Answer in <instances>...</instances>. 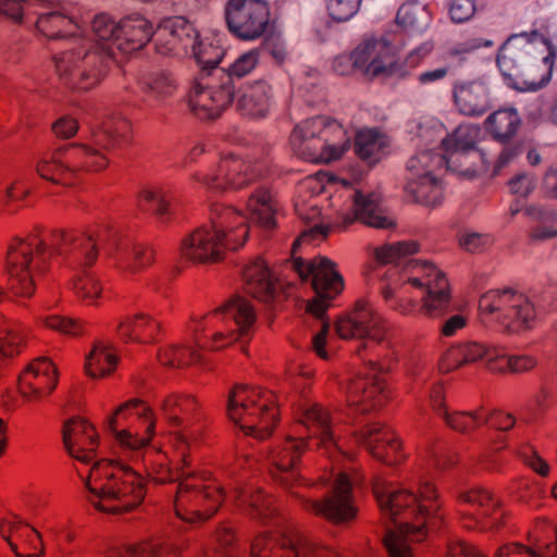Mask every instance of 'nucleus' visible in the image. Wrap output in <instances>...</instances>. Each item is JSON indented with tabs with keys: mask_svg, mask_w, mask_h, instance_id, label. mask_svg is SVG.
Instances as JSON below:
<instances>
[{
	"mask_svg": "<svg viewBox=\"0 0 557 557\" xmlns=\"http://www.w3.org/2000/svg\"><path fill=\"white\" fill-rule=\"evenodd\" d=\"M157 413L140 398L121 404L107 419L119 459H102L85 480L88 502L99 511L120 515L138 507L146 496L139 466L157 432Z\"/></svg>",
	"mask_w": 557,
	"mask_h": 557,
	"instance_id": "obj_1",
	"label": "nucleus"
},
{
	"mask_svg": "<svg viewBox=\"0 0 557 557\" xmlns=\"http://www.w3.org/2000/svg\"><path fill=\"white\" fill-rule=\"evenodd\" d=\"M449 281L436 265L414 261L404 269L389 268L381 278V295L387 306L410 315L418 310L441 317L450 307Z\"/></svg>",
	"mask_w": 557,
	"mask_h": 557,
	"instance_id": "obj_2",
	"label": "nucleus"
},
{
	"mask_svg": "<svg viewBox=\"0 0 557 557\" xmlns=\"http://www.w3.org/2000/svg\"><path fill=\"white\" fill-rule=\"evenodd\" d=\"M372 488L382 517L398 524L395 530L387 531L384 540L391 534L404 533V543H420L431 530L440 527L442 504L433 484L425 483L413 491L376 476Z\"/></svg>",
	"mask_w": 557,
	"mask_h": 557,
	"instance_id": "obj_3",
	"label": "nucleus"
},
{
	"mask_svg": "<svg viewBox=\"0 0 557 557\" xmlns=\"http://www.w3.org/2000/svg\"><path fill=\"white\" fill-rule=\"evenodd\" d=\"M172 449V469L164 460H154L146 467L147 474L157 484L177 482L174 510L177 518L188 523L205 522L213 517L225 500L222 485L208 472L194 471L193 450L189 463L184 465Z\"/></svg>",
	"mask_w": 557,
	"mask_h": 557,
	"instance_id": "obj_4",
	"label": "nucleus"
},
{
	"mask_svg": "<svg viewBox=\"0 0 557 557\" xmlns=\"http://www.w3.org/2000/svg\"><path fill=\"white\" fill-rule=\"evenodd\" d=\"M250 226L246 215L234 207L214 203L210 210V224L186 235L180 245L182 261L197 265L222 262L227 251L244 247Z\"/></svg>",
	"mask_w": 557,
	"mask_h": 557,
	"instance_id": "obj_5",
	"label": "nucleus"
},
{
	"mask_svg": "<svg viewBox=\"0 0 557 557\" xmlns=\"http://www.w3.org/2000/svg\"><path fill=\"white\" fill-rule=\"evenodd\" d=\"M55 255L52 244L40 236L14 238L7 251V292L0 286V300L12 297L20 301L34 297L37 281L49 271Z\"/></svg>",
	"mask_w": 557,
	"mask_h": 557,
	"instance_id": "obj_6",
	"label": "nucleus"
},
{
	"mask_svg": "<svg viewBox=\"0 0 557 557\" xmlns=\"http://www.w3.org/2000/svg\"><path fill=\"white\" fill-rule=\"evenodd\" d=\"M289 146L299 159L327 165L346 156L351 148V136L339 120L329 114H317L294 126Z\"/></svg>",
	"mask_w": 557,
	"mask_h": 557,
	"instance_id": "obj_7",
	"label": "nucleus"
},
{
	"mask_svg": "<svg viewBox=\"0 0 557 557\" xmlns=\"http://www.w3.org/2000/svg\"><path fill=\"white\" fill-rule=\"evenodd\" d=\"M531 37H537V32L511 35L502 45L496 58L504 83L520 92L537 91L552 78L554 53L549 51L545 57H533L527 50Z\"/></svg>",
	"mask_w": 557,
	"mask_h": 557,
	"instance_id": "obj_8",
	"label": "nucleus"
},
{
	"mask_svg": "<svg viewBox=\"0 0 557 557\" xmlns=\"http://www.w3.org/2000/svg\"><path fill=\"white\" fill-rule=\"evenodd\" d=\"M61 239L70 246L72 258L83 267H91L98 258L99 245L116 248V268L126 276H133L154 261V251L144 244L119 246L117 233L108 227H97L86 232L62 233Z\"/></svg>",
	"mask_w": 557,
	"mask_h": 557,
	"instance_id": "obj_9",
	"label": "nucleus"
},
{
	"mask_svg": "<svg viewBox=\"0 0 557 557\" xmlns=\"http://www.w3.org/2000/svg\"><path fill=\"white\" fill-rule=\"evenodd\" d=\"M256 322V312L244 297L231 298L226 304L200 318L195 325V346L220 350L238 339L248 337Z\"/></svg>",
	"mask_w": 557,
	"mask_h": 557,
	"instance_id": "obj_10",
	"label": "nucleus"
},
{
	"mask_svg": "<svg viewBox=\"0 0 557 557\" xmlns=\"http://www.w3.org/2000/svg\"><path fill=\"white\" fill-rule=\"evenodd\" d=\"M108 165L107 156L89 144H72L40 153L34 170L41 180L71 186L82 174L99 172Z\"/></svg>",
	"mask_w": 557,
	"mask_h": 557,
	"instance_id": "obj_11",
	"label": "nucleus"
},
{
	"mask_svg": "<svg viewBox=\"0 0 557 557\" xmlns=\"http://www.w3.org/2000/svg\"><path fill=\"white\" fill-rule=\"evenodd\" d=\"M227 416L245 434L265 438L278 420L276 396L258 386L237 385L228 394Z\"/></svg>",
	"mask_w": 557,
	"mask_h": 557,
	"instance_id": "obj_12",
	"label": "nucleus"
},
{
	"mask_svg": "<svg viewBox=\"0 0 557 557\" xmlns=\"http://www.w3.org/2000/svg\"><path fill=\"white\" fill-rule=\"evenodd\" d=\"M159 414L173 429L170 446L184 465L189 463V451L194 450L202 429L205 412L198 399L186 393L172 392L157 401Z\"/></svg>",
	"mask_w": 557,
	"mask_h": 557,
	"instance_id": "obj_13",
	"label": "nucleus"
},
{
	"mask_svg": "<svg viewBox=\"0 0 557 557\" xmlns=\"http://www.w3.org/2000/svg\"><path fill=\"white\" fill-rule=\"evenodd\" d=\"M111 59L110 51L92 50V45L84 41L57 55L55 69L64 85L87 91L97 87L107 76Z\"/></svg>",
	"mask_w": 557,
	"mask_h": 557,
	"instance_id": "obj_14",
	"label": "nucleus"
},
{
	"mask_svg": "<svg viewBox=\"0 0 557 557\" xmlns=\"http://www.w3.org/2000/svg\"><path fill=\"white\" fill-rule=\"evenodd\" d=\"M479 309L483 314H491L494 321L510 333L531 329L536 317L530 299L511 288L485 293L479 300Z\"/></svg>",
	"mask_w": 557,
	"mask_h": 557,
	"instance_id": "obj_15",
	"label": "nucleus"
},
{
	"mask_svg": "<svg viewBox=\"0 0 557 557\" xmlns=\"http://www.w3.org/2000/svg\"><path fill=\"white\" fill-rule=\"evenodd\" d=\"M250 557H342L333 547L299 531L287 534L264 532L257 535Z\"/></svg>",
	"mask_w": 557,
	"mask_h": 557,
	"instance_id": "obj_16",
	"label": "nucleus"
},
{
	"mask_svg": "<svg viewBox=\"0 0 557 557\" xmlns=\"http://www.w3.org/2000/svg\"><path fill=\"white\" fill-rule=\"evenodd\" d=\"M343 184V189L331 197V206L335 210V226L346 227L357 220L376 228L394 226L393 220L385 215L380 207L379 195H362L344 182Z\"/></svg>",
	"mask_w": 557,
	"mask_h": 557,
	"instance_id": "obj_17",
	"label": "nucleus"
},
{
	"mask_svg": "<svg viewBox=\"0 0 557 557\" xmlns=\"http://www.w3.org/2000/svg\"><path fill=\"white\" fill-rule=\"evenodd\" d=\"M293 268L301 280L311 278L315 297L308 302L307 311L322 319L330 301L344 288V280L337 272L335 263L325 257H315L309 261L294 258Z\"/></svg>",
	"mask_w": 557,
	"mask_h": 557,
	"instance_id": "obj_18",
	"label": "nucleus"
},
{
	"mask_svg": "<svg viewBox=\"0 0 557 557\" xmlns=\"http://www.w3.org/2000/svg\"><path fill=\"white\" fill-rule=\"evenodd\" d=\"M235 86L224 70L202 75L188 92V106L200 120L219 117L233 102Z\"/></svg>",
	"mask_w": 557,
	"mask_h": 557,
	"instance_id": "obj_19",
	"label": "nucleus"
},
{
	"mask_svg": "<svg viewBox=\"0 0 557 557\" xmlns=\"http://www.w3.org/2000/svg\"><path fill=\"white\" fill-rule=\"evenodd\" d=\"M230 33L243 41H256L267 33L271 11L267 0H227L224 8Z\"/></svg>",
	"mask_w": 557,
	"mask_h": 557,
	"instance_id": "obj_20",
	"label": "nucleus"
},
{
	"mask_svg": "<svg viewBox=\"0 0 557 557\" xmlns=\"http://www.w3.org/2000/svg\"><path fill=\"white\" fill-rule=\"evenodd\" d=\"M258 178V174L246 160L230 153L220 158L219 162L208 171H197L193 180L201 187L215 190H239Z\"/></svg>",
	"mask_w": 557,
	"mask_h": 557,
	"instance_id": "obj_21",
	"label": "nucleus"
},
{
	"mask_svg": "<svg viewBox=\"0 0 557 557\" xmlns=\"http://www.w3.org/2000/svg\"><path fill=\"white\" fill-rule=\"evenodd\" d=\"M307 447L306 438L299 433L287 435L269 451L268 460L272 479L290 492L294 487L307 484L298 472L300 458Z\"/></svg>",
	"mask_w": 557,
	"mask_h": 557,
	"instance_id": "obj_22",
	"label": "nucleus"
},
{
	"mask_svg": "<svg viewBox=\"0 0 557 557\" xmlns=\"http://www.w3.org/2000/svg\"><path fill=\"white\" fill-rule=\"evenodd\" d=\"M335 331L342 339L369 338L381 343L386 337L388 326L368 300L359 299L349 312L337 319Z\"/></svg>",
	"mask_w": 557,
	"mask_h": 557,
	"instance_id": "obj_23",
	"label": "nucleus"
},
{
	"mask_svg": "<svg viewBox=\"0 0 557 557\" xmlns=\"http://www.w3.org/2000/svg\"><path fill=\"white\" fill-rule=\"evenodd\" d=\"M306 510L321 516L334 523H344L355 519L357 507L351 493V482L346 473H338L332 493L324 500L306 499Z\"/></svg>",
	"mask_w": 557,
	"mask_h": 557,
	"instance_id": "obj_24",
	"label": "nucleus"
},
{
	"mask_svg": "<svg viewBox=\"0 0 557 557\" xmlns=\"http://www.w3.org/2000/svg\"><path fill=\"white\" fill-rule=\"evenodd\" d=\"M297 421L306 431V442L315 440L318 450H322L329 457L339 450L334 431L335 423L325 407L319 404L306 405L299 410Z\"/></svg>",
	"mask_w": 557,
	"mask_h": 557,
	"instance_id": "obj_25",
	"label": "nucleus"
},
{
	"mask_svg": "<svg viewBox=\"0 0 557 557\" xmlns=\"http://www.w3.org/2000/svg\"><path fill=\"white\" fill-rule=\"evenodd\" d=\"M391 398V392L383 376L376 373L360 374L352 377L346 389L349 407L366 413L381 409Z\"/></svg>",
	"mask_w": 557,
	"mask_h": 557,
	"instance_id": "obj_26",
	"label": "nucleus"
},
{
	"mask_svg": "<svg viewBox=\"0 0 557 557\" xmlns=\"http://www.w3.org/2000/svg\"><path fill=\"white\" fill-rule=\"evenodd\" d=\"M359 71L367 77L392 76L398 69L395 48L384 39L363 40L356 48Z\"/></svg>",
	"mask_w": 557,
	"mask_h": 557,
	"instance_id": "obj_27",
	"label": "nucleus"
},
{
	"mask_svg": "<svg viewBox=\"0 0 557 557\" xmlns=\"http://www.w3.org/2000/svg\"><path fill=\"white\" fill-rule=\"evenodd\" d=\"M356 442L377 459L387 465L399 463L405 460L401 443L396 433L388 426L379 422L364 425L355 434Z\"/></svg>",
	"mask_w": 557,
	"mask_h": 557,
	"instance_id": "obj_28",
	"label": "nucleus"
},
{
	"mask_svg": "<svg viewBox=\"0 0 557 557\" xmlns=\"http://www.w3.org/2000/svg\"><path fill=\"white\" fill-rule=\"evenodd\" d=\"M58 380L53 362L46 357L36 358L18 375V391L27 400L37 401L55 388Z\"/></svg>",
	"mask_w": 557,
	"mask_h": 557,
	"instance_id": "obj_29",
	"label": "nucleus"
},
{
	"mask_svg": "<svg viewBox=\"0 0 557 557\" xmlns=\"http://www.w3.org/2000/svg\"><path fill=\"white\" fill-rule=\"evenodd\" d=\"M63 443L72 458L88 463L97 456L100 438L94 424L84 418L75 417L63 426Z\"/></svg>",
	"mask_w": 557,
	"mask_h": 557,
	"instance_id": "obj_30",
	"label": "nucleus"
},
{
	"mask_svg": "<svg viewBox=\"0 0 557 557\" xmlns=\"http://www.w3.org/2000/svg\"><path fill=\"white\" fill-rule=\"evenodd\" d=\"M0 536L16 557H41L44 554L41 534L17 517L0 521Z\"/></svg>",
	"mask_w": 557,
	"mask_h": 557,
	"instance_id": "obj_31",
	"label": "nucleus"
},
{
	"mask_svg": "<svg viewBox=\"0 0 557 557\" xmlns=\"http://www.w3.org/2000/svg\"><path fill=\"white\" fill-rule=\"evenodd\" d=\"M153 35H156V50L163 55L178 54L185 51L198 37L193 24L182 16L163 20L154 28Z\"/></svg>",
	"mask_w": 557,
	"mask_h": 557,
	"instance_id": "obj_32",
	"label": "nucleus"
},
{
	"mask_svg": "<svg viewBox=\"0 0 557 557\" xmlns=\"http://www.w3.org/2000/svg\"><path fill=\"white\" fill-rule=\"evenodd\" d=\"M154 34L153 23L144 14L134 12L119 20L115 48L123 54H132L145 48Z\"/></svg>",
	"mask_w": 557,
	"mask_h": 557,
	"instance_id": "obj_33",
	"label": "nucleus"
},
{
	"mask_svg": "<svg viewBox=\"0 0 557 557\" xmlns=\"http://www.w3.org/2000/svg\"><path fill=\"white\" fill-rule=\"evenodd\" d=\"M336 176L329 171H319L315 175L305 178L298 185V195L295 200L297 215L305 222H315L321 216L318 201L312 197L325 189L324 184L335 183Z\"/></svg>",
	"mask_w": 557,
	"mask_h": 557,
	"instance_id": "obj_34",
	"label": "nucleus"
},
{
	"mask_svg": "<svg viewBox=\"0 0 557 557\" xmlns=\"http://www.w3.org/2000/svg\"><path fill=\"white\" fill-rule=\"evenodd\" d=\"M246 210L251 221L264 230L276 227L283 205L277 194L268 187L256 188L247 199Z\"/></svg>",
	"mask_w": 557,
	"mask_h": 557,
	"instance_id": "obj_35",
	"label": "nucleus"
},
{
	"mask_svg": "<svg viewBox=\"0 0 557 557\" xmlns=\"http://www.w3.org/2000/svg\"><path fill=\"white\" fill-rule=\"evenodd\" d=\"M160 331V322L145 312L126 314L116 324V336L125 343L151 344Z\"/></svg>",
	"mask_w": 557,
	"mask_h": 557,
	"instance_id": "obj_36",
	"label": "nucleus"
},
{
	"mask_svg": "<svg viewBox=\"0 0 557 557\" xmlns=\"http://www.w3.org/2000/svg\"><path fill=\"white\" fill-rule=\"evenodd\" d=\"M232 502L239 510L261 522H267L276 515L272 497L252 485L235 490Z\"/></svg>",
	"mask_w": 557,
	"mask_h": 557,
	"instance_id": "obj_37",
	"label": "nucleus"
},
{
	"mask_svg": "<svg viewBox=\"0 0 557 557\" xmlns=\"http://www.w3.org/2000/svg\"><path fill=\"white\" fill-rule=\"evenodd\" d=\"M450 143L448 136L442 139V145L436 152L419 151L407 163L411 178L442 175L449 169Z\"/></svg>",
	"mask_w": 557,
	"mask_h": 557,
	"instance_id": "obj_38",
	"label": "nucleus"
},
{
	"mask_svg": "<svg viewBox=\"0 0 557 557\" xmlns=\"http://www.w3.org/2000/svg\"><path fill=\"white\" fill-rule=\"evenodd\" d=\"M245 290L262 301L270 300L275 292V281L261 257L249 260L243 268Z\"/></svg>",
	"mask_w": 557,
	"mask_h": 557,
	"instance_id": "obj_39",
	"label": "nucleus"
},
{
	"mask_svg": "<svg viewBox=\"0 0 557 557\" xmlns=\"http://www.w3.org/2000/svg\"><path fill=\"white\" fill-rule=\"evenodd\" d=\"M455 107L462 115L485 114L491 109L486 85L479 81L455 84Z\"/></svg>",
	"mask_w": 557,
	"mask_h": 557,
	"instance_id": "obj_40",
	"label": "nucleus"
},
{
	"mask_svg": "<svg viewBox=\"0 0 557 557\" xmlns=\"http://www.w3.org/2000/svg\"><path fill=\"white\" fill-rule=\"evenodd\" d=\"M480 507L485 516L491 517L492 524L498 525L503 518L500 510V503L492 494L482 490H469L458 493L457 499L455 498V516L458 513L462 517L469 516L471 521H475L474 513L466 511L462 507L466 506Z\"/></svg>",
	"mask_w": 557,
	"mask_h": 557,
	"instance_id": "obj_41",
	"label": "nucleus"
},
{
	"mask_svg": "<svg viewBox=\"0 0 557 557\" xmlns=\"http://www.w3.org/2000/svg\"><path fill=\"white\" fill-rule=\"evenodd\" d=\"M272 103V87L265 81H256L243 89L238 98V109L244 115L263 117Z\"/></svg>",
	"mask_w": 557,
	"mask_h": 557,
	"instance_id": "obj_42",
	"label": "nucleus"
},
{
	"mask_svg": "<svg viewBox=\"0 0 557 557\" xmlns=\"http://www.w3.org/2000/svg\"><path fill=\"white\" fill-rule=\"evenodd\" d=\"M71 289L83 305L92 307H99L109 293L101 278L91 272L75 275Z\"/></svg>",
	"mask_w": 557,
	"mask_h": 557,
	"instance_id": "obj_43",
	"label": "nucleus"
},
{
	"mask_svg": "<svg viewBox=\"0 0 557 557\" xmlns=\"http://www.w3.org/2000/svg\"><path fill=\"white\" fill-rule=\"evenodd\" d=\"M177 82L169 72H156L144 78L140 83L145 101L149 104H159L174 96Z\"/></svg>",
	"mask_w": 557,
	"mask_h": 557,
	"instance_id": "obj_44",
	"label": "nucleus"
},
{
	"mask_svg": "<svg viewBox=\"0 0 557 557\" xmlns=\"http://www.w3.org/2000/svg\"><path fill=\"white\" fill-rule=\"evenodd\" d=\"M37 30L48 39H61L78 34L81 27L73 18L60 12L41 14L36 22Z\"/></svg>",
	"mask_w": 557,
	"mask_h": 557,
	"instance_id": "obj_45",
	"label": "nucleus"
},
{
	"mask_svg": "<svg viewBox=\"0 0 557 557\" xmlns=\"http://www.w3.org/2000/svg\"><path fill=\"white\" fill-rule=\"evenodd\" d=\"M487 170L485 154L478 147H458L455 143V175L473 180Z\"/></svg>",
	"mask_w": 557,
	"mask_h": 557,
	"instance_id": "obj_46",
	"label": "nucleus"
},
{
	"mask_svg": "<svg viewBox=\"0 0 557 557\" xmlns=\"http://www.w3.org/2000/svg\"><path fill=\"white\" fill-rule=\"evenodd\" d=\"M387 146V137L373 128H362L355 136L356 154L369 163L377 162Z\"/></svg>",
	"mask_w": 557,
	"mask_h": 557,
	"instance_id": "obj_47",
	"label": "nucleus"
},
{
	"mask_svg": "<svg viewBox=\"0 0 557 557\" xmlns=\"http://www.w3.org/2000/svg\"><path fill=\"white\" fill-rule=\"evenodd\" d=\"M521 119L515 108L499 109L488 115L486 128L494 139L505 144L517 133Z\"/></svg>",
	"mask_w": 557,
	"mask_h": 557,
	"instance_id": "obj_48",
	"label": "nucleus"
},
{
	"mask_svg": "<svg viewBox=\"0 0 557 557\" xmlns=\"http://www.w3.org/2000/svg\"><path fill=\"white\" fill-rule=\"evenodd\" d=\"M117 357L112 347L96 344L85 360L86 374L92 379L110 375L116 368Z\"/></svg>",
	"mask_w": 557,
	"mask_h": 557,
	"instance_id": "obj_49",
	"label": "nucleus"
},
{
	"mask_svg": "<svg viewBox=\"0 0 557 557\" xmlns=\"http://www.w3.org/2000/svg\"><path fill=\"white\" fill-rule=\"evenodd\" d=\"M441 175H430L421 178H410L406 189L417 202L426 206H435L443 196Z\"/></svg>",
	"mask_w": 557,
	"mask_h": 557,
	"instance_id": "obj_50",
	"label": "nucleus"
},
{
	"mask_svg": "<svg viewBox=\"0 0 557 557\" xmlns=\"http://www.w3.org/2000/svg\"><path fill=\"white\" fill-rule=\"evenodd\" d=\"M525 213L532 219L540 222L531 231V238L533 240H547L557 236V211L548 206H530L525 209Z\"/></svg>",
	"mask_w": 557,
	"mask_h": 557,
	"instance_id": "obj_51",
	"label": "nucleus"
},
{
	"mask_svg": "<svg viewBox=\"0 0 557 557\" xmlns=\"http://www.w3.org/2000/svg\"><path fill=\"white\" fill-rule=\"evenodd\" d=\"M496 347H485L475 341H463L455 344V369L478 360L484 359L490 370V362L495 355Z\"/></svg>",
	"mask_w": 557,
	"mask_h": 557,
	"instance_id": "obj_52",
	"label": "nucleus"
},
{
	"mask_svg": "<svg viewBox=\"0 0 557 557\" xmlns=\"http://www.w3.org/2000/svg\"><path fill=\"white\" fill-rule=\"evenodd\" d=\"M158 358L163 366L183 368L199 362L201 355L190 345H169L160 349Z\"/></svg>",
	"mask_w": 557,
	"mask_h": 557,
	"instance_id": "obj_53",
	"label": "nucleus"
},
{
	"mask_svg": "<svg viewBox=\"0 0 557 557\" xmlns=\"http://www.w3.org/2000/svg\"><path fill=\"white\" fill-rule=\"evenodd\" d=\"M40 325L66 336H81L87 331V323L78 318L61 314H44L37 318Z\"/></svg>",
	"mask_w": 557,
	"mask_h": 557,
	"instance_id": "obj_54",
	"label": "nucleus"
},
{
	"mask_svg": "<svg viewBox=\"0 0 557 557\" xmlns=\"http://www.w3.org/2000/svg\"><path fill=\"white\" fill-rule=\"evenodd\" d=\"M496 358L490 362V371L495 373H505L510 371L512 373H522L533 369L536 361L533 357L527 355H512L507 356L496 347Z\"/></svg>",
	"mask_w": 557,
	"mask_h": 557,
	"instance_id": "obj_55",
	"label": "nucleus"
},
{
	"mask_svg": "<svg viewBox=\"0 0 557 557\" xmlns=\"http://www.w3.org/2000/svg\"><path fill=\"white\" fill-rule=\"evenodd\" d=\"M106 132L111 138L108 141L101 139V135H95L94 143L89 144L92 148L98 149L101 153L102 150L109 149L122 140L128 139L132 133V124L125 117H114L106 123Z\"/></svg>",
	"mask_w": 557,
	"mask_h": 557,
	"instance_id": "obj_56",
	"label": "nucleus"
},
{
	"mask_svg": "<svg viewBox=\"0 0 557 557\" xmlns=\"http://www.w3.org/2000/svg\"><path fill=\"white\" fill-rule=\"evenodd\" d=\"M139 206L144 210L152 211L157 216L163 218L169 213L170 196L158 186H147L138 194Z\"/></svg>",
	"mask_w": 557,
	"mask_h": 557,
	"instance_id": "obj_57",
	"label": "nucleus"
},
{
	"mask_svg": "<svg viewBox=\"0 0 557 557\" xmlns=\"http://www.w3.org/2000/svg\"><path fill=\"white\" fill-rule=\"evenodd\" d=\"M419 245L413 240H404L385 244L374 249V258L381 264L395 263L403 258L414 255Z\"/></svg>",
	"mask_w": 557,
	"mask_h": 557,
	"instance_id": "obj_58",
	"label": "nucleus"
},
{
	"mask_svg": "<svg viewBox=\"0 0 557 557\" xmlns=\"http://www.w3.org/2000/svg\"><path fill=\"white\" fill-rule=\"evenodd\" d=\"M26 346V336L21 327L14 324L3 325L0 330V356L13 358Z\"/></svg>",
	"mask_w": 557,
	"mask_h": 557,
	"instance_id": "obj_59",
	"label": "nucleus"
},
{
	"mask_svg": "<svg viewBox=\"0 0 557 557\" xmlns=\"http://www.w3.org/2000/svg\"><path fill=\"white\" fill-rule=\"evenodd\" d=\"M261 51L258 48H251L240 53L233 63H231L224 74L233 78H244L250 75L260 64Z\"/></svg>",
	"mask_w": 557,
	"mask_h": 557,
	"instance_id": "obj_60",
	"label": "nucleus"
},
{
	"mask_svg": "<svg viewBox=\"0 0 557 557\" xmlns=\"http://www.w3.org/2000/svg\"><path fill=\"white\" fill-rule=\"evenodd\" d=\"M189 47L193 49L194 57L197 63L206 67H215L223 59L224 50L219 45L213 44L212 41L194 40Z\"/></svg>",
	"mask_w": 557,
	"mask_h": 557,
	"instance_id": "obj_61",
	"label": "nucleus"
},
{
	"mask_svg": "<svg viewBox=\"0 0 557 557\" xmlns=\"http://www.w3.org/2000/svg\"><path fill=\"white\" fill-rule=\"evenodd\" d=\"M170 548L158 541H146L126 547L112 557H169Z\"/></svg>",
	"mask_w": 557,
	"mask_h": 557,
	"instance_id": "obj_62",
	"label": "nucleus"
},
{
	"mask_svg": "<svg viewBox=\"0 0 557 557\" xmlns=\"http://www.w3.org/2000/svg\"><path fill=\"white\" fill-rule=\"evenodd\" d=\"M119 21L108 13H99L91 21V32L100 41H110L115 47V37L117 35Z\"/></svg>",
	"mask_w": 557,
	"mask_h": 557,
	"instance_id": "obj_63",
	"label": "nucleus"
},
{
	"mask_svg": "<svg viewBox=\"0 0 557 557\" xmlns=\"http://www.w3.org/2000/svg\"><path fill=\"white\" fill-rule=\"evenodd\" d=\"M216 553L223 557H235L237 537L235 530L230 524H221L214 533Z\"/></svg>",
	"mask_w": 557,
	"mask_h": 557,
	"instance_id": "obj_64",
	"label": "nucleus"
}]
</instances>
